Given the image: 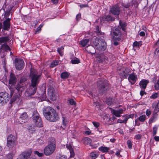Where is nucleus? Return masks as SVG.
<instances>
[{
	"mask_svg": "<svg viewBox=\"0 0 159 159\" xmlns=\"http://www.w3.org/2000/svg\"><path fill=\"white\" fill-rule=\"evenodd\" d=\"M40 74H39L38 71L36 69L32 68L30 69V77L31 84L25 93L26 96L30 97L35 93L37 86L40 80Z\"/></svg>",
	"mask_w": 159,
	"mask_h": 159,
	"instance_id": "nucleus-1",
	"label": "nucleus"
},
{
	"mask_svg": "<svg viewBox=\"0 0 159 159\" xmlns=\"http://www.w3.org/2000/svg\"><path fill=\"white\" fill-rule=\"evenodd\" d=\"M43 114L46 119L51 122H55L59 119L58 113L50 107H48L44 109Z\"/></svg>",
	"mask_w": 159,
	"mask_h": 159,
	"instance_id": "nucleus-2",
	"label": "nucleus"
},
{
	"mask_svg": "<svg viewBox=\"0 0 159 159\" xmlns=\"http://www.w3.org/2000/svg\"><path fill=\"white\" fill-rule=\"evenodd\" d=\"M56 148V141L53 138L49 141L48 146L44 149V153L47 156L52 154Z\"/></svg>",
	"mask_w": 159,
	"mask_h": 159,
	"instance_id": "nucleus-3",
	"label": "nucleus"
},
{
	"mask_svg": "<svg viewBox=\"0 0 159 159\" xmlns=\"http://www.w3.org/2000/svg\"><path fill=\"white\" fill-rule=\"evenodd\" d=\"M32 119L33 122L36 126L39 127H42V121L37 111H34L33 112L32 115Z\"/></svg>",
	"mask_w": 159,
	"mask_h": 159,
	"instance_id": "nucleus-4",
	"label": "nucleus"
},
{
	"mask_svg": "<svg viewBox=\"0 0 159 159\" xmlns=\"http://www.w3.org/2000/svg\"><path fill=\"white\" fill-rule=\"evenodd\" d=\"M108 82L106 80H102L98 82L97 86L99 91L102 93L108 88Z\"/></svg>",
	"mask_w": 159,
	"mask_h": 159,
	"instance_id": "nucleus-5",
	"label": "nucleus"
},
{
	"mask_svg": "<svg viewBox=\"0 0 159 159\" xmlns=\"http://www.w3.org/2000/svg\"><path fill=\"white\" fill-rule=\"evenodd\" d=\"M16 138L12 134L9 135L7 138V145L9 148H12L15 145Z\"/></svg>",
	"mask_w": 159,
	"mask_h": 159,
	"instance_id": "nucleus-6",
	"label": "nucleus"
},
{
	"mask_svg": "<svg viewBox=\"0 0 159 159\" xmlns=\"http://www.w3.org/2000/svg\"><path fill=\"white\" fill-rule=\"evenodd\" d=\"M111 34L113 37V40H117L119 41L121 38V32L120 30L118 28H116L112 32Z\"/></svg>",
	"mask_w": 159,
	"mask_h": 159,
	"instance_id": "nucleus-7",
	"label": "nucleus"
},
{
	"mask_svg": "<svg viewBox=\"0 0 159 159\" xmlns=\"http://www.w3.org/2000/svg\"><path fill=\"white\" fill-rule=\"evenodd\" d=\"M24 62L23 60L20 59L15 58V64L16 69L18 70H20L24 67Z\"/></svg>",
	"mask_w": 159,
	"mask_h": 159,
	"instance_id": "nucleus-8",
	"label": "nucleus"
},
{
	"mask_svg": "<svg viewBox=\"0 0 159 159\" xmlns=\"http://www.w3.org/2000/svg\"><path fill=\"white\" fill-rule=\"evenodd\" d=\"M31 153L32 151L30 150L25 151L20 155V157L21 159H35L34 158L30 157Z\"/></svg>",
	"mask_w": 159,
	"mask_h": 159,
	"instance_id": "nucleus-9",
	"label": "nucleus"
},
{
	"mask_svg": "<svg viewBox=\"0 0 159 159\" xmlns=\"http://www.w3.org/2000/svg\"><path fill=\"white\" fill-rule=\"evenodd\" d=\"M111 13L114 15H118L120 14V9L117 5L112 6L110 10Z\"/></svg>",
	"mask_w": 159,
	"mask_h": 159,
	"instance_id": "nucleus-10",
	"label": "nucleus"
},
{
	"mask_svg": "<svg viewBox=\"0 0 159 159\" xmlns=\"http://www.w3.org/2000/svg\"><path fill=\"white\" fill-rule=\"evenodd\" d=\"M49 98L52 101H55L57 99V96L53 90L50 89L48 91Z\"/></svg>",
	"mask_w": 159,
	"mask_h": 159,
	"instance_id": "nucleus-11",
	"label": "nucleus"
},
{
	"mask_svg": "<svg viewBox=\"0 0 159 159\" xmlns=\"http://www.w3.org/2000/svg\"><path fill=\"white\" fill-rule=\"evenodd\" d=\"M23 85V84L19 82L16 87V90L18 92V95L20 96H21V93L24 89V88Z\"/></svg>",
	"mask_w": 159,
	"mask_h": 159,
	"instance_id": "nucleus-12",
	"label": "nucleus"
},
{
	"mask_svg": "<svg viewBox=\"0 0 159 159\" xmlns=\"http://www.w3.org/2000/svg\"><path fill=\"white\" fill-rule=\"evenodd\" d=\"M11 19L8 18L3 22V29L4 30H8L10 28V21Z\"/></svg>",
	"mask_w": 159,
	"mask_h": 159,
	"instance_id": "nucleus-13",
	"label": "nucleus"
},
{
	"mask_svg": "<svg viewBox=\"0 0 159 159\" xmlns=\"http://www.w3.org/2000/svg\"><path fill=\"white\" fill-rule=\"evenodd\" d=\"M97 50L99 51H102L106 49V43L103 41L100 42L99 44V47H97L96 49Z\"/></svg>",
	"mask_w": 159,
	"mask_h": 159,
	"instance_id": "nucleus-14",
	"label": "nucleus"
},
{
	"mask_svg": "<svg viewBox=\"0 0 159 159\" xmlns=\"http://www.w3.org/2000/svg\"><path fill=\"white\" fill-rule=\"evenodd\" d=\"M2 94V95H1L3 99H4V102H7L9 99L10 96L8 93L6 92H2L0 93V94Z\"/></svg>",
	"mask_w": 159,
	"mask_h": 159,
	"instance_id": "nucleus-15",
	"label": "nucleus"
},
{
	"mask_svg": "<svg viewBox=\"0 0 159 159\" xmlns=\"http://www.w3.org/2000/svg\"><path fill=\"white\" fill-rule=\"evenodd\" d=\"M149 83V81L146 80H143L140 81L139 84L140 87L143 89H145L146 88L147 84Z\"/></svg>",
	"mask_w": 159,
	"mask_h": 159,
	"instance_id": "nucleus-16",
	"label": "nucleus"
},
{
	"mask_svg": "<svg viewBox=\"0 0 159 159\" xmlns=\"http://www.w3.org/2000/svg\"><path fill=\"white\" fill-rule=\"evenodd\" d=\"M128 79L129 82L131 83L132 84H134L136 82L137 77L133 74H132L129 75Z\"/></svg>",
	"mask_w": 159,
	"mask_h": 159,
	"instance_id": "nucleus-17",
	"label": "nucleus"
},
{
	"mask_svg": "<svg viewBox=\"0 0 159 159\" xmlns=\"http://www.w3.org/2000/svg\"><path fill=\"white\" fill-rule=\"evenodd\" d=\"M123 110L122 109H120L117 110H112L111 111V113L116 117H120V114L123 113Z\"/></svg>",
	"mask_w": 159,
	"mask_h": 159,
	"instance_id": "nucleus-18",
	"label": "nucleus"
},
{
	"mask_svg": "<svg viewBox=\"0 0 159 159\" xmlns=\"http://www.w3.org/2000/svg\"><path fill=\"white\" fill-rule=\"evenodd\" d=\"M86 50L89 53L93 54L96 52V50L93 46H89L85 48Z\"/></svg>",
	"mask_w": 159,
	"mask_h": 159,
	"instance_id": "nucleus-19",
	"label": "nucleus"
},
{
	"mask_svg": "<svg viewBox=\"0 0 159 159\" xmlns=\"http://www.w3.org/2000/svg\"><path fill=\"white\" fill-rule=\"evenodd\" d=\"M20 118L22 122H25L28 119V116L26 112H24L21 114Z\"/></svg>",
	"mask_w": 159,
	"mask_h": 159,
	"instance_id": "nucleus-20",
	"label": "nucleus"
},
{
	"mask_svg": "<svg viewBox=\"0 0 159 159\" xmlns=\"http://www.w3.org/2000/svg\"><path fill=\"white\" fill-rule=\"evenodd\" d=\"M16 78L15 75L13 73H11L9 81V84H14L16 83Z\"/></svg>",
	"mask_w": 159,
	"mask_h": 159,
	"instance_id": "nucleus-21",
	"label": "nucleus"
},
{
	"mask_svg": "<svg viewBox=\"0 0 159 159\" xmlns=\"http://www.w3.org/2000/svg\"><path fill=\"white\" fill-rule=\"evenodd\" d=\"M102 40L96 38L93 40V47H95L96 49L97 47H99V44L100 42H101Z\"/></svg>",
	"mask_w": 159,
	"mask_h": 159,
	"instance_id": "nucleus-22",
	"label": "nucleus"
},
{
	"mask_svg": "<svg viewBox=\"0 0 159 159\" xmlns=\"http://www.w3.org/2000/svg\"><path fill=\"white\" fill-rule=\"evenodd\" d=\"M66 147L69 150L70 153V157L71 158L73 157L75 155L73 149L70 145H67Z\"/></svg>",
	"mask_w": 159,
	"mask_h": 159,
	"instance_id": "nucleus-23",
	"label": "nucleus"
},
{
	"mask_svg": "<svg viewBox=\"0 0 159 159\" xmlns=\"http://www.w3.org/2000/svg\"><path fill=\"white\" fill-rule=\"evenodd\" d=\"M82 142L83 143L86 145H88L89 144L91 145L92 142V140L91 139L88 137H85L82 139Z\"/></svg>",
	"mask_w": 159,
	"mask_h": 159,
	"instance_id": "nucleus-24",
	"label": "nucleus"
},
{
	"mask_svg": "<svg viewBox=\"0 0 159 159\" xmlns=\"http://www.w3.org/2000/svg\"><path fill=\"white\" fill-rule=\"evenodd\" d=\"M69 75V73L67 72H63L62 73L61 75V77L63 79L67 78Z\"/></svg>",
	"mask_w": 159,
	"mask_h": 159,
	"instance_id": "nucleus-25",
	"label": "nucleus"
},
{
	"mask_svg": "<svg viewBox=\"0 0 159 159\" xmlns=\"http://www.w3.org/2000/svg\"><path fill=\"white\" fill-rule=\"evenodd\" d=\"M9 40L8 37H4L0 38V44L2 43H5Z\"/></svg>",
	"mask_w": 159,
	"mask_h": 159,
	"instance_id": "nucleus-26",
	"label": "nucleus"
},
{
	"mask_svg": "<svg viewBox=\"0 0 159 159\" xmlns=\"http://www.w3.org/2000/svg\"><path fill=\"white\" fill-rule=\"evenodd\" d=\"M89 41V39H85L82 40L80 42V44L83 47H85Z\"/></svg>",
	"mask_w": 159,
	"mask_h": 159,
	"instance_id": "nucleus-27",
	"label": "nucleus"
},
{
	"mask_svg": "<svg viewBox=\"0 0 159 159\" xmlns=\"http://www.w3.org/2000/svg\"><path fill=\"white\" fill-rule=\"evenodd\" d=\"M99 150L100 151L103 152H107L109 150V148L102 146L99 148Z\"/></svg>",
	"mask_w": 159,
	"mask_h": 159,
	"instance_id": "nucleus-28",
	"label": "nucleus"
},
{
	"mask_svg": "<svg viewBox=\"0 0 159 159\" xmlns=\"http://www.w3.org/2000/svg\"><path fill=\"white\" fill-rule=\"evenodd\" d=\"M104 18L105 20L107 21H113L115 20L114 18L112 17L110 15L106 16Z\"/></svg>",
	"mask_w": 159,
	"mask_h": 159,
	"instance_id": "nucleus-29",
	"label": "nucleus"
},
{
	"mask_svg": "<svg viewBox=\"0 0 159 159\" xmlns=\"http://www.w3.org/2000/svg\"><path fill=\"white\" fill-rule=\"evenodd\" d=\"M159 111V100L158 101L157 105L155 106L154 111L153 113L156 114Z\"/></svg>",
	"mask_w": 159,
	"mask_h": 159,
	"instance_id": "nucleus-30",
	"label": "nucleus"
},
{
	"mask_svg": "<svg viewBox=\"0 0 159 159\" xmlns=\"http://www.w3.org/2000/svg\"><path fill=\"white\" fill-rule=\"evenodd\" d=\"M95 32L97 34V35H102V33L101 32L100 30V28L98 26H97L96 28L95 31Z\"/></svg>",
	"mask_w": 159,
	"mask_h": 159,
	"instance_id": "nucleus-31",
	"label": "nucleus"
},
{
	"mask_svg": "<svg viewBox=\"0 0 159 159\" xmlns=\"http://www.w3.org/2000/svg\"><path fill=\"white\" fill-rule=\"evenodd\" d=\"M142 44V43L141 41H140L139 42L135 41L133 43V46L134 47H139L141 46Z\"/></svg>",
	"mask_w": 159,
	"mask_h": 159,
	"instance_id": "nucleus-32",
	"label": "nucleus"
},
{
	"mask_svg": "<svg viewBox=\"0 0 159 159\" xmlns=\"http://www.w3.org/2000/svg\"><path fill=\"white\" fill-rule=\"evenodd\" d=\"M90 156L92 159H95L98 157V155L94 152H92L90 153Z\"/></svg>",
	"mask_w": 159,
	"mask_h": 159,
	"instance_id": "nucleus-33",
	"label": "nucleus"
},
{
	"mask_svg": "<svg viewBox=\"0 0 159 159\" xmlns=\"http://www.w3.org/2000/svg\"><path fill=\"white\" fill-rule=\"evenodd\" d=\"M67 157L66 156L63 155L59 154L57 157L56 159H67Z\"/></svg>",
	"mask_w": 159,
	"mask_h": 159,
	"instance_id": "nucleus-34",
	"label": "nucleus"
},
{
	"mask_svg": "<svg viewBox=\"0 0 159 159\" xmlns=\"http://www.w3.org/2000/svg\"><path fill=\"white\" fill-rule=\"evenodd\" d=\"M71 62L72 64H78L80 63V61L79 59L75 58V59H72L71 60Z\"/></svg>",
	"mask_w": 159,
	"mask_h": 159,
	"instance_id": "nucleus-35",
	"label": "nucleus"
},
{
	"mask_svg": "<svg viewBox=\"0 0 159 159\" xmlns=\"http://www.w3.org/2000/svg\"><path fill=\"white\" fill-rule=\"evenodd\" d=\"M14 153H10L8 154L6 156V159H12Z\"/></svg>",
	"mask_w": 159,
	"mask_h": 159,
	"instance_id": "nucleus-36",
	"label": "nucleus"
},
{
	"mask_svg": "<svg viewBox=\"0 0 159 159\" xmlns=\"http://www.w3.org/2000/svg\"><path fill=\"white\" fill-rule=\"evenodd\" d=\"M64 48L63 47H61L60 48H58L57 49V51L59 53L60 55L62 56L63 55L62 52V50H63Z\"/></svg>",
	"mask_w": 159,
	"mask_h": 159,
	"instance_id": "nucleus-37",
	"label": "nucleus"
},
{
	"mask_svg": "<svg viewBox=\"0 0 159 159\" xmlns=\"http://www.w3.org/2000/svg\"><path fill=\"white\" fill-rule=\"evenodd\" d=\"M120 25L121 26V28H122V30H125V27L126 26V24L125 23H122L121 20L120 21Z\"/></svg>",
	"mask_w": 159,
	"mask_h": 159,
	"instance_id": "nucleus-38",
	"label": "nucleus"
},
{
	"mask_svg": "<svg viewBox=\"0 0 159 159\" xmlns=\"http://www.w3.org/2000/svg\"><path fill=\"white\" fill-rule=\"evenodd\" d=\"M2 48H4L6 50H10V48L6 44H3L2 45Z\"/></svg>",
	"mask_w": 159,
	"mask_h": 159,
	"instance_id": "nucleus-39",
	"label": "nucleus"
},
{
	"mask_svg": "<svg viewBox=\"0 0 159 159\" xmlns=\"http://www.w3.org/2000/svg\"><path fill=\"white\" fill-rule=\"evenodd\" d=\"M146 116L145 115H142L139 118V120L141 121H144L145 120Z\"/></svg>",
	"mask_w": 159,
	"mask_h": 159,
	"instance_id": "nucleus-40",
	"label": "nucleus"
},
{
	"mask_svg": "<svg viewBox=\"0 0 159 159\" xmlns=\"http://www.w3.org/2000/svg\"><path fill=\"white\" fill-rule=\"evenodd\" d=\"M58 61H53L51 64L50 67H53L58 65Z\"/></svg>",
	"mask_w": 159,
	"mask_h": 159,
	"instance_id": "nucleus-41",
	"label": "nucleus"
},
{
	"mask_svg": "<svg viewBox=\"0 0 159 159\" xmlns=\"http://www.w3.org/2000/svg\"><path fill=\"white\" fill-rule=\"evenodd\" d=\"M68 102L70 105H74L76 104L75 102L73 99H70L68 100Z\"/></svg>",
	"mask_w": 159,
	"mask_h": 159,
	"instance_id": "nucleus-42",
	"label": "nucleus"
},
{
	"mask_svg": "<svg viewBox=\"0 0 159 159\" xmlns=\"http://www.w3.org/2000/svg\"><path fill=\"white\" fill-rule=\"evenodd\" d=\"M106 103L108 105H111L113 103L112 99L110 98H108L106 100Z\"/></svg>",
	"mask_w": 159,
	"mask_h": 159,
	"instance_id": "nucleus-43",
	"label": "nucleus"
},
{
	"mask_svg": "<svg viewBox=\"0 0 159 159\" xmlns=\"http://www.w3.org/2000/svg\"><path fill=\"white\" fill-rule=\"evenodd\" d=\"M155 89L156 90H159V80H158L157 83L155 84L154 86Z\"/></svg>",
	"mask_w": 159,
	"mask_h": 159,
	"instance_id": "nucleus-44",
	"label": "nucleus"
},
{
	"mask_svg": "<svg viewBox=\"0 0 159 159\" xmlns=\"http://www.w3.org/2000/svg\"><path fill=\"white\" fill-rule=\"evenodd\" d=\"M155 55L156 57L157 56H159V48H157L156 49L154 52Z\"/></svg>",
	"mask_w": 159,
	"mask_h": 159,
	"instance_id": "nucleus-45",
	"label": "nucleus"
},
{
	"mask_svg": "<svg viewBox=\"0 0 159 159\" xmlns=\"http://www.w3.org/2000/svg\"><path fill=\"white\" fill-rule=\"evenodd\" d=\"M6 8H7V9H6V11H7L10 12V11L12 10V6H7L5 7Z\"/></svg>",
	"mask_w": 159,
	"mask_h": 159,
	"instance_id": "nucleus-46",
	"label": "nucleus"
},
{
	"mask_svg": "<svg viewBox=\"0 0 159 159\" xmlns=\"http://www.w3.org/2000/svg\"><path fill=\"white\" fill-rule=\"evenodd\" d=\"M41 25H40L37 29L36 31L35 32V34H36L37 33H39L41 30V28L42 27Z\"/></svg>",
	"mask_w": 159,
	"mask_h": 159,
	"instance_id": "nucleus-47",
	"label": "nucleus"
},
{
	"mask_svg": "<svg viewBox=\"0 0 159 159\" xmlns=\"http://www.w3.org/2000/svg\"><path fill=\"white\" fill-rule=\"evenodd\" d=\"M127 143L128 147L129 148H132V143L131 142L130 140H128L127 142Z\"/></svg>",
	"mask_w": 159,
	"mask_h": 159,
	"instance_id": "nucleus-48",
	"label": "nucleus"
},
{
	"mask_svg": "<svg viewBox=\"0 0 159 159\" xmlns=\"http://www.w3.org/2000/svg\"><path fill=\"white\" fill-rule=\"evenodd\" d=\"M157 128L155 126L153 128V135H155L157 134Z\"/></svg>",
	"mask_w": 159,
	"mask_h": 159,
	"instance_id": "nucleus-49",
	"label": "nucleus"
},
{
	"mask_svg": "<svg viewBox=\"0 0 159 159\" xmlns=\"http://www.w3.org/2000/svg\"><path fill=\"white\" fill-rule=\"evenodd\" d=\"M27 80V79L24 77H22L20 79V80L19 82L20 83L23 84L22 83L25 82Z\"/></svg>",
	"mask_w": 159,
	"mask_h": 159,
	"instance_id": "nucleus-50",
	"label": "nucleus"
},
{
	"mask_svg": "<svg viewBox=\"0 0 159 159\" xmlns=\"http://www.w3.org/2000/svg\"><path fill=\"white\" fill-rule=\"evenodd\" d=\"M93 125L96 128L98 127L100 125V123L97 122H93Z\"/></svg>",
	"mask_w": 159,
	"mask_h": 159,
	"instance_id": "nucleus-51",
	"label": "nucleus"
},
{
	"mask_svg": "<svg viewBox=\"0 0 159 159\" xmlns=\"http://www.w3.org/2000/svg\"><path fill=\"white\" fill-rule=\"evenodd\" d=\"M96 60L99 62H103L102 60L101 59V58H100V57L99 55L96 57Z\"/></svg>",
	"mask_w": 159,
	"mask_h": 159,
	"instance_id": "nucleus-52",
	"label": "nucleus"
},
{
	"mask_svg": "<svg viewBox=\"0 0 159 159\" xmlns=\"http://www.w3.org/2000/svg\"><path fill=\"white\" fill-rule=\"evenodd\" d=\"M10 12L7 11H5V15L4 16L6 18H7L8 16L10 14Z\"/></svg>",
	"mask_w": 159,
	"mask_h": 159,
	"instance_id": "nucleus-53",
	"label": "nucleus"
},
{
	"mask_svg": "<svg viewBox=\"0 0 159 159\" xmlns=\"http://www.w3.org/2000/svg\"><path fill=\"white\" fill-rule=\"evenodd\" d=\"M34 153L37 155L39 157H41L43 155V153H39L37 151H34Z\"/></svg>",
	"mask_w": 159,
	"mask_h": 159,
	"instance_id": "nucleus-54",
	"label": "nucleus"
},
{
	"mask_svg": "<svg viewBox=\"0 0 159 159\" xmlns=\"http://www.w3.org/2000/svg\"><path fill=\"white\" fill-rule=\"evenodd\" d=\"M142 136L140 134H138L135 135V138L137 140L140 139L141 138Z\"/></svg>",
	"mask_w": 159,
	"mask_h": 159,
	"instance_id": "nucleus-55",
	"label": "nucleus"
},
{
	"mask_svg": "<svg viewBox=\"0 0 159 159\" xmlns=\"http://www.w3.org/2000/svg\"><path fill=\"white\" fill-rule=\"evenodd\" d=\"M81 18V14H79L76 15V19L77 21L79 20Z\"/></svg>",
	"mask_w": 159,
	"mask_h": 159,
	"instance_id": "nucleus-56",
	"label": "nucleus"
},
{
	"mask_svg": "<svg viewBox=\"0 0 159 159\" xmlns=\"http://www.w3.org/2000/svg\"><path fill=\"white\" fill-rule=\"evenodd\" d=\"M88 93L89 94V97L90 98H93L95 97V96L94 95H93V93H92L91 92L89 91L88 92Z\"/></svg>",
	"mask_w": 159,
	"mask_h": 159,
	"instance_id": "nucleus-57",
	"label": "nucleus"
},
{
	"mask_svg": "<svg viewBox=\"0 0 159 159\" xmlns=\"http://www.w3.org/2000/svg\"><path fill=\"white\" fill-rule=\"evenodd\" d=\"M158 94L157 93H155L152 95V98H156L157 97Z\"/></svg>",
	"mask_w": 159,
	"mask_h": 159,
	"instance_id": "nucleus-58",
	"label": "nucleus"
},
{
	"mask_svg": "<svg viewBox=\"0 0 159 159\" xmlns=\"http://www.w3.org/2000/svg\"><path fill=\"white\" fill-rule=\"evenodd\" d=\"M130 117H131L130 115H129V116H127L125 118V119H124V121L125 122V123H126L128 119H129V118H130Z\"/></svg>",
	"mask_w": 159,
	"mask_h": 159,
	"instance_id": "nucleus-59",
	"label": "nucleus"
},
{
	"mask_svg": "<svg viewBox=\"0 0 159 159\" xmlns=\"http://www.w3.org/2000/svg\"><path fill=\"white\" fill-rule=\"evenodd\" d=\"M151 114V112L150 111L147 110L146 111V115L148 116H149Z\"/></svg>",
	"mask_w": 159,
	"mask_h": 159,
	"instance_id": "nucleus-60",
	"label": "nucleus"
},
{
	"mask_svg": "<svg viewBox=\"0 0 159 159\" xmlns=\"http://www.w3.org/2000/svg\"><path fill=\"white\" fill-rule=\"evenodd\" d=\"M11 91V94H10V97H11L12 96L15 90L14 89H10Z\"/></svg>",
	"mask_w": 159,
	"mask_h": 159,
	"instance_id": "nucleus-61",
	"label": "nucleus"
},
{
	"mask_svg": "<svg viewBox=\"0 0 159 159\" xmlns=\"http://www.w3.org/2000/svg\"><path fill=\"white\" fill-rule=\"evenodd\" d=\"M117 41V40H113V44L116 46H117L119 44V43L117 41Z\"/></svg>",
	"mask_w": 159,
	"mask_h": 159,
	"instance_id": "nucleus-62",
	"label": "nucleus"
},
{
	"mask_svg": "<svg viewBox=\"0 0 159 159\" xmlns=\"http://www.w3.org/2000/svg\"><path fill=\"white\" fill-rule=\"evenodd\" d=\"M146 93L143 90L141 91L140 93V94L142 96H143L144 94H146Z\"/></svg>",
	"mask_w": 159,
	"mask_h": 159,
	"instance_id": "nucleus-63",
	"label": "nucleus"
},
{
	"mask_svg": "<svg viewBox=\"0 0 159 159\" xmlns=\"http://www.w3.org/2000/svg\"><path fill=\"white\" fill-rule=\"evenodd\" d=\"M154 139L157 141H159V137L155 136L154 137Z\"/></svg>",
	"mask_w": 159,
	"mask_h": 159,
	"instance_id": "nucleus-64",
	"label": "nucleus"
}]
</instances>
